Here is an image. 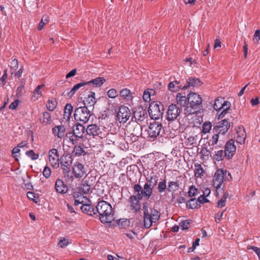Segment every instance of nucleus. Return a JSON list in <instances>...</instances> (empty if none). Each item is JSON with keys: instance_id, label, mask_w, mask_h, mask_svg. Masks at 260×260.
I'll return each instance as SVG.
<instances>
[{"instance_id": "864d4df0", "label": "nucleus", "mask_w": 260, "mask_h": 260, "mask_svg": "<svg viewBox=\"0 0 260 260\" xmlns=\"http://www.w3.org/2000/svg\"><path fill=\"white\" fill-rule=\"evenodd\" d=\"M7 70H5L4 74L1 78H0V86H3L6 83V79L7 78Z\"/></svg>"}, {"instance_id": "e2e57ef3", "label": "nucleus", "mask_w": 260, "mask_h": 260, "mask_svg": "<svg viewBox=\"0 0 260 260\" xmlns=\"http://www.w3.org/2000/svg\"><path fill=\"white\" fill-rule=\"evenodd\" d=\"M68 244V241L67 239L65 238L61 239L59 240L58 242V245L61 248H63L66 246H67Z\"/></svg>"}, {"instance_id": "69168bd1", "label": "nucleus", "mask_w": 260, "mask_h": 260, "mask_svg": "<svg viewBox=\"0 0 260 260\" xmlns=\"http://www.w3.org/2000/svg\"><path fill=\"white\" fill-rule=\"evenodd\" d=\"M18 68V60L16 59H14L11 62V69L16 71Z\"/></svg>"}, {"instance_id": "7ed1b4c3", "label": "nucleus", "mask_w": 260, "mask_h": 260, "mask_svg": "<svg viewBox=\"0 0 260 260\" xmlns=\"http://www.w3.org/2000/svg\"><path fill=\"white\" fill-rule=\"evenodd\" d=\"M143 210L144 211V226L148 229L151 227L153 222L155 223L158 220L160 215L156 209L149 208L147 201L143 203Z\"/></svg>"}, {"instance_id": "a211bd4d", "label": "nucleus", "mask_w": 260, "mask_h": 260, "mask_svg": "<svg viewBox=\"0 0 260 260\" xmlns=\"http://www.w3.org/2000/svg\"><path fill=\"white\" fill-rule=\"evenodd\" d=\"M224 149V151L227 154V158L228 159H230L233 157L236 150L234 140L233 139L229 140L226 142Z\"/></svg>"}, {"instance_id": "5701e85b", "label": "nucleus", "mask_w": 260, "mask_h": 260, "mask_svg": "<svg viewBox=\"0 0 260 260\" xmlns=\"http://www.w3.org/2000/svg\"><path fill=\"white\" fill-rule=\"evenodd\" d=\"M66 127L63 125H57L52 128L53 134L58 138H62L64 136Z\"/></svg>"}, {"instance_id": "b1692460", "label": "nucleus", "mask_w": 260, "mask_h": 260, "mask_svg": "<svg viewBox=\"0 0 260 260\" xmlns=\"http://www.w3.org/2000/svg\"><path fill=\"white\" fill-rule=\"evenodd\" d=\"M91 186V183L89 182V180H83L78 190L83 194H87L89 193Z\"/></svg>"}, {"instance_id": "7c9ffc66", "label": "nucleus", "mask_w": 260, "mask_h": 260, "mask_svg": "<svg viewBox=\"0 0 260 260\" xmlns=\"http://www.w3.org/2000/svg\"><path fill=\"white\" fill-rule=\"evenodd\" d=\"M106 81L104 77H98L89 81L86 82L87 85L92 84L95 87H101Z\"/></svg>"}, {"instance_id": "6ab92c4d", "label": "nucleus", "mask_w": 260, "mask_h": 260, "mask_svg": "<svg viewBox=\"0 0 260 260\" xmlns=\"http://www.w3.org/2000/svg\"><path fill=\"white\" fill-rule=\"evenodd\" d=\"M80 209L85 214L88 215L93 216L94 217H98V214L96 212L95 208H94L90 203H86L80 207Z\"/></svg>"}, {"instance_id": "49530a36", "label": "nucleus", "mask_w": 260, "mask_h": 260, "mask_svg": "<svg viewBox=\"0 0 260 260\" xmlns=\"http://www.w3.org/2000/svg\"><path fill=\"white\" fill-rule=\"evenodd\" d=\"M219 138V134H214L209 140L208 143L209 146H214L217 143Z\"/></svg>"}, {"instance_id": "bf43d9fd", "label": "nucleus", "mask_w": 260, "mask_h": 260, "mask_svg": "<svg viewBox=\"0 0 260 260\" xmlns=\"http://www.w3.org/2000/svg\"><path fill=\"white\" fill-rule=\"evenodd\" d=\"M260 40V30H256L254 34L253 41L254 43H258Z\"/></svg>"}, {"instance_id": "6e6552de", "label": "nucleus", "mask_w": 260, "mask_h": 260, "mask_svg": "<svg viewBox=\"0 0 260 260\" xmlns=\"http://www.w3.org/2000/svg\"><path fill=\"white\" fill-rule=\"evenodd\" d=\"M148 112L151 118L158 119L163 115L164 106L160 103L152 102L149 105Z\"/></svg>"}, {"instance_id": "9d476101", "label": "nucleus", "mask_w": 260, "mask_h": 260, "mask_svg": "<svg viewBox=\"0 0 260 260\" xmlns=\"http://www.w3.org/2000/svg\"><path fill=\"white\" fill-rule=\"evenodd\" d=\"M148 114L146 110L141 106L138 107L136 108L133 113V116L135 119V121L139 125V127H141V124L145 122Z\"/></svg>"}, {"instance_id": "a19ab883", "label": "nucleus", "mask_w": 260, "mask_h": 260, "mask_svg": "<svg viewBox=\"0 0 260 260\" xmlns=\"http://www.w3.org/2000/svg\"><path fill=\"white\" fill-rule=\"evenodd\" d=\"M155 92L154 90L152 89L145 90L144 92L143 99L145 102H150L151 100L150 96Z\"/></svg>"}, {"instance_id": "aec40b11", "label": "nucleus", "mask_w": 260, "mask_h": 260, "mask_svg": "<svg viewBox=\"0 0 260 260\" xmlns=\"http://www.w3.org/2000/svg\"><path fill=\"white\" fill-rule=\"evenodd\" d=\"M203 84L200 79L196 77H190L186 80V84L182 86V89L185 90L188 87H199Z\"/></svg>"}, {"instance_id": "f8f14e48", "label": "nucleus", "mask_w": 260, "mask_h": 260, "mask_svg": "<svg viewBox=\"0 0 260 260\" xmlns=\"http://www.w3.org/2000/svg\"><path fill=\"white\" fill-rule=\"evenodd\" d=\"M181 112L177 105L172 104L168 108L167 111L166 119L169 121H173L179 116Z\"/></svg>"}, {"instance_id": "0eeeda50", "label": "nucleus", "mask_w": 260, "mask_h": 260, "mask_svg": "<svg viewBox=\"0 0 260 260\" xmlns=\"http://www.w3.org/2000/svg\"><path fill=\"white\" fill-rule=\"evenodd\" d=\"M146 131L147 133V137L150 141H153L155 138L160 135L161 132H164L162 124L158 122L151 123Z\"/></svg>"}, {"instance_id": "412c9836", "label": "nucleus", "mask_w": 260, "mask_h": 260, "mask_svg": "<svg viewBox=\"0 0 260 260\" xmlns=\"http://www.w3.org/2000/svg\"><path fill=\"white\" fill-rule=\"evenodd\" d=\"M86 131L87 134L90 136L101 137L102 131L96 124H92L89 125Z\"/></svg>"}, {"instance_id": "cd10ccee", "label": "nucleus", "mask_w": 260, "mask_h": 260, "mask_svg": "<svg viewBox=\"0 0 260 260\" xmlns=\"http://www.w3.org/2000/svg\"><path fill=\"white\" fill-rule=\"evenodd\" d=\"M73 110V107L71 104L68 103L66 105L64 109L63 119L66 121H69Z\"/></svg>"}, {"instance_id": "ddd939ff", "label": "nucleus", "mask_w": 260, "mask_h": 260, "mask_svg": "<svg viewBox=\"0 0 260 260\" xmlns=\"http://www.w3.org/2000/svg\"><path fill=\"white\" fill-rule=\"evenodd\" d=\"M131 116V112L129 108L125 106L119 107L117 113V120L120 123H125Z\"/></svg>"}, {"instance_id": "423d86ee", "label": "nucleus", "mask_w": 260, "mask_h": 260, "mask_svg": "<svg viewBox=\"0 0 260 260\" xmlns=\"http://www.w3.org/2000/svg\"><path fill=\"white\" fill-rule=\"evenodd\" d=\"M90 116V112L85 106L78 107L75 110L74 116L76 121L84 124L89 120Z\"/></svg>"}, {"instance_id": "2f4dec72", "label": "nucleus", "mask_w": 260, "mask_h": 260, "mask_svg": "<svg viewBox=\"0 0 260 260\" xmlns=\"http://www.w3.org/2000/svg\"><path fill=\"white\" fill-rule=\"evenodd\" d=\"M86 152L80 145H75V146L73 148V154L76 156H80L82 155H85L86 154Z\"/></svg>"}, {"instance_id": "72a5a7b5", "label": "nucleus", "mask_w": 260, "mask_h": 260, "mask_svg": "<svg viewBox=\"0 0 260 260\" xmlns=\"http://www.w3.org/2000/svg\"><path fill=\"white\" fill-rule=\"evenodd\" d=\"M176 100L177 104L181 107H185L188 101L187 97H186L185 95H182L180 93H177Z\"/></svg>"}, {"instance_id": "a18cd8bd", "label": "nucleus", "mask_w": 260, "mask_h": 260, "mask_svg": "<svg viewBox=\"0 0 260 260\" xmlns=\"http://www.w3.org/2000/svg\"><path fill=\"white\" fill-rule=\"evenodd\" d=\"M158 191L159 193H162L167 189L166 181L165 179L160 181L158 184L157 186Z\"/></svg>"}, {"instance_id": "4d7b16f0", "label": "nucleus", "mask_w": 260, "mask_h": 260, "mask_svg": "<svg viewBox=\"0 0 260 260\" xmlns=\"http://www.w3.org/2000/svg\"><path fill=\"white\" fill-rule=\"evenodd\" d=\"M226 200V197L225 196V194H224L223 197L221 198V199L218 202V207L222 208L225 205V202Z\"/></svg>"}, {"instance_id": "37998d69", "label": "nucleus", "mask_w": 260, "mask_h": 260, "mask_svg": "<svg viewBox=\"0 0 260 260\" xmlns=\"http://www.w3.org/2000/svg\"><path fill=\"white\" fill-rule=\"evenodd\" d=\"M49 21V17L47 15H44L43 16L41 21L39 24V26H38V29L39 30H41L43 28L44 26L47 24Z\"/></svg>"}, {"instance_id": "e433bc0d", "label": "nucleus", "mask_w": 260, "mask_h": 260, "mask_svg": "<svg viewBox=\"0 0 260 260\" xmlns=\"http://www.w3.org/2000/svg\"><path fill=\"white\" fill-rule=\"evenodd\" d=\"M225 157H227V154L225 151L222 150L216 151L213 155V158L217 161L223 160Z\"/></svg>"}, {"instance_id": "de8ad7c7", "label": "nucleus", "mask_w": 260, "mask_h": 260, "mask_svg": "<svg viewBox=\"0 0 260 260\" xmlns=\"http://www.w3.org/2000/svg\"><path fill=\"white\" fill-rule=\"evenodd\" d=\"M26 155L30 157L32 160H36L39 158V154H36L32 150L27 151L25 152Z\"/></svg>"}, {"instance_id": "2eb2a0df", "label": "nucleus", "mask_w": 260, "mask_h": 260, "mask_svg": "<svg viewBox=\"0 0 260 260\" xmlns=\"http://www.w3.org/2000/svg\"><path fill=\"white\" fill-rule=\"evenodd\" d=\"M49 161L51 166L54 169H57L59 167L60 157L56 149L53 148L48 152Z\"/></svg>"}, {"instance_id": "473e14b6", "label": "nucleus", "mask_w": 260, "mask_h": 260, "mask_svg": "<svg viewBox=\"0 0 260 260\" xmlns=\"http://www.w3.org/2000/svg\"><path fill=\"white\" fill-rule=\"evenodd\" d=\"M237 142L242 144L244 143L246 138V133L245 130L243 128H239V130L237 132Z\"/></svg>"}, {"instance_id": "0e129e2a", "label": "nucleus", "mask_w": 260, "mask_h": 260, "mask_svg": "<svg viewBox=\"0 0 260 260\" xmlns=\"http://www.w3.org/2000/svg\"><path fill=\"white\" fill-rule=\"evenodd\" d=\"M44 86H45L44 84L39 85L37 86L34 91V93L37 94L41 96L42 95V91L41 90V89L42 87H44Z\"/></svg>"}, {"instance_id": "1a4fd4ad", "label": "nucleus", "mask_w": 260, "mask_h": 260, "mask_svg": "<svg viewBox=\"0 0 260 260\" xmlns=\"http://www.w3.org/2000/svg\"><path fill=\"white\" fill-rule=\"evenodd\" d=\"M226 173V171L222 169H218L215 172L213 177V184L216 190L219 188L223 189L224 185H223V183Z\"/></svg>"}, {"instance_id": "dca6fc26", "label": "nucleus", "mask_w": 260, "mask_h": 260, "mask_svg": "<svg viewBox=\"0 0 260 260\" xmlns=\"http://www.w3.org/2000/svg\"><path fill=\"white\" fill-rule=\"evenodd\" d=\"M230 125V122L227 118L218 122L214 126V129L218 134L224 135L229 129Z\"/></svg>"}, {"instance_id": "39448f33", "label": "nucleus", "mask_w": 260, "mask_h": 260, "mask_svg": "<svg viewBox=\"0 0 260 260\" xmlns=\"http://www.w3.org/2000/svg\"><path fill=\"white\" fill-rule=\"evenodd\" d=\"M73 160V158L70 154L64 153L60 157L59 165L67 181H73V176L71 169Z\"/></svg>"}, {"instance_id": "c03bdc74", "label": "nucleus", "mask_w": 260, "mask_h": 260, "mask_svg": "<svg viewBox=\"0 0 260 260\" xmlns=\"http://www.w3.org/2000/svg\"><path fill=\"white\" fill-rule=\"evenodd\" d=\"M191 222L190 220H183L179 223V226L182 230H188L190 227Z\"/></svg>"}, {"instance_id": "4c0bfd02", "label": "nucleus", "mask_w": 260, "mask_h": 260, "mask_svg": "<svg viewBox=\"0 0 260 260\" xmlns=\"http://www.w3.org/2000/svg\"><path fill=\"white\" fill-rule=\"evenodd\" d=\"M40 120L42 123L46 124L50 123L51 122L50 114L48 112H43L42 116L40 117Z\"/></svg>"}, {"instance_id": "603ef678", "label": "nucleus", "mask_w": 260, "mask_h": 260, "mask_svg": "<svg viewBox=\"0 0 260 260\" xmlns=\"http://www.w3.org/2000/svg\"><path fill=\"white\" fill-rule=\"evenodd\" d=\"M197 189L194 187V186L192 185L189 187V191L188 192V194L189 197H193L197 195Z\"/></svg>"}, {"instance_id": "a878e982", "label": "nucleus", "mask_w": 260, "mask_h": 260, "mask_svg": "<svg viewBox=\"0 0 260 260\" xmlns=\"http://www.w3.org/2000/svg\"><path fill=\"white\" fill-rule=\"evenodd\" d=\"M120 96L127 101H131L133 96L132 92L127 88H123L119 92Z\"/></svg>"}, {"instance_id": "bb28decb", "label": "nucleus", "mask_w": 260, "mask_h": 260, "mask_svg": "<svg viewBox=\"0 0 260 260\" xmlns=\"http://www.w3.org/2000/svg\"><path fill=\"white\" fill-rule=\"evenodd\" d=\"M95 92L91 91L88 96L85 98L84 101V105H87L88 107H93L94 105L96 103L95 98Z\"/></svg>"}, {"instance_id": "f3484780", "label": "nucleus", "mask_w": 260, "mask_h": 260, "mask_svg": "<svg viewBox=\"0 0 260 260\" xmlns=\"http://www.w3.org/2000/svg\"><path fill=\"white\" fill-rule=\"evenodd\" d=\"M85 169L82 164L77 162L72 167V175L73 176V180L75 178L80 179L85 174Z\"/></svg>"}, {"instance_id": "4be33fe9", "label": "nucleus", "mask_w": 260, "mask_h": 260, "mask_svg": "<svg viewBox=\"0 0 260 260\" xmlns=\"http://www.w3.org/2000/svg\"><path fill=\"white\" fill-rule=\"evenodd\" d=\"M55 188L57 192L61 194H64L68 190V186L59 179H57L55 182Z\"/></svg>"}, {"instance_id": "338daca9", "label": "nucleus", "mask_w": 260, "mask_h": 260, "mask_svg": "<svg viewBox=\"0 0 260 260\" xmlns=\"http://www.w3.org/2000/svg\"><path fill=\"white\" fill-rule=\"evenodd\" d=\"M19 100H16L13 102H12L10 105H9V108L10 109H16L18 105Z\"/></svg>"}, {"instance_id": "8fccbe9b", "label": "nucleus", "mask_w": 260, "mask_h": 260, "mask_svg": "<svg viewBox=\"0 0 260 260\" xmlns=\"http://www.w3.org/2000/svg\"><path fill=\"white\" fill-rule=\"evenodd\" d=\"M200 153L203 156V157H206L208 158L211 155L210 151L206 147H203Z\"/></svg>"}, {"instance_id": "c9c22d12", "label": "nucleus", "mask_w": 260, "mask_h": 260, "mask_svg": "<svg viewBox=\"0 0 260 260\" xmlns=\"http://www.w3.org/2000/svg\"><path fill=\"white\" fill-rule=\"evenodd\" d=\"M67 138H69L70 141L72 143L73 145H78V141L79 139L81 138H78L76 136V135L73 132H69L66 134Z\"/></svg>"}, {"instance_id": "13d9d810", "label": "nucleus", "mask_w": 260, "mask_h": 260, "mask_svg": "<svg viewBox=\"0 0 260 260\" xmlns=\"http://www.w3.org/2000/svg\"><path fill=\"white\" fill-rule=\"evenodd\" d=\"M198 203L200 204H204L206 203H209L210 201L209 200L206 199L205 197V194L201 195L198 199Z\"/></svg>"}, {"instance_id": "f704fd0d", "label": "nucleus", "mask_w": 260, "mask_h": 260, "mask_svg": "<svg viewBox=\"0 0 260 260\" xmlns=\"http://www.w3.org/2000/svg\"><path fill=\"white\" fill-rule=\"evenodd\" d=\"M180 187L178 181H170L168 183L167 190L169 192H174L178 190Z\"/></svg>"}, {"instance_id": "052dcab7", "label": "nucleus", "mask_w": 260, "mask_h": 260, "mask_svg": "<svg viewBox=\"0 0 260 260\" xmlns=\"http://www.w3.org/2000/svg\"><path fill=\"white\" fill-rule=\"evenodd\" d=\"M76 200H77L79 202H81L82 203V205L86 203H91V201L88 198L83 196L78 198Z\"/></svg>"}, {"instance_id": "3c124183", "label": "nucleus", "mask_w": 260, "mask_h": 260, "mask_svg": "<svg viewBox=\"0 0 260 260\" xmlns=\"http://www.w3.org/2000/svg\"><path fill=\"white\" fill-rule=\"evenodd\" d=\"M212 127L211 123L210 122H205L203 124L202 126V132L204 133H207L209 132Z\"/></svg>"}, {"instance_id": "393cba45", "label": "nucleus", "mask_w": 260, "mask_h": 260, "mask_svg": "<svg viewBox=\"0 0 260 260\" xmlns=\"http://www.w3.org/2000/svg\"><path fill=\"white\" fill-rule=\"evenodd\" d=\"M82 123H77L75 125L74 128L73 130V132L76 135V136L78 138H83V133L85 131V127L83 125Z\"/></svg>"}, {"instance_id": "f257e3e1", "label": "nucleus", "mask_w": 260, "mask_h": 260, "mask_svg": "<svg viewBox=\"0 0 260 260\" xmlns=\"http://www.w3.org/2000/svg\"><path fill=\"white\" fill-rule=\"evenodd\" d=\"M157 183L156 177L151 176L146 178V182L143 187L139 184H136L133 186L134 193L140 195L141 198L145 200H149L153 193V190Z\"/></svg>"}, {"instance_id": "58836bf2", "label": "nucleus", "mask_w": 260, "mask_h": 260, "mask_svg": "<svg viewBox=\"0 0 260 260\" xmlns=\"http://www.w3.org/2000/svg\"><path fill=\"white\" fill-rule=\"evenodd\" d=\"M57 105V102L56 99L49 100L46 104V107L50 111H53L55 109Z\"/></svg>"}, {"instance_id": "79ce46f5", "label": "nucleus", "mask_w": 260, "mask_h": 260, "mask_svg": "<svg viewBox=\"0 0 260 260\" xmlns=\"http://www.w3.org/2000/svg\"><path fill=\"white\" fill-rule=\"evenodd\" d=\"M198 205V201L195 198L190 199L188 202L186 203V207L189 209H194L197 208Z\"/></svg>"}, {"instance_id": "5fc2aeb1", "label": "nucleus", "mask_w": 260, "mask_h": 260, "mask_svg": "<svg viewBox=\"0 0 260 260\" xmlns=\"http://www.w3.org/2000/svg\"><path fill=\"white\" fill-rule=\"evenodd\" d=\"M248 249H251L253 250L257 255L259 260H260V248L254 246H247Z\"/></svg>"}, {"instance_id": "9b49d317", "label": "nucleus", "mask_w": 260, "mask_h": 260, "mask_svg": "<svg viewBox=\"0 0 260 260\" xmlns=\"http://www.w3.org/2000/svg\"><path fill=\"white\" fill-rule=\"evenodd\" d=\"M222 99H219L217 98L214 102L213 105L214 109L216 110H219L222 108L223 110L219 115V118H223L224 116L227 113V111L230 109L231 103L228 101H224L222 103Z\"/></svg>"}, {"instance_id": "c756f323", "label": "nucleus", "mask_w": 260, "mask_h": 260, "mask_svg": "<svg viewBox=\"0 0 260 260\" xmlns=\"http://www.w3.org/2000/svg\"><path fill=\"white\" fill-rule=\"evenodd\" d=\"M86 85H87V83H86L85 81H83V82H82L79 83L75 84L73 86V87L71 89V90L69 92H68V93H67L68 96L70 98H72L78 89H79L80 88H81Z\"/></svg>"}, {"instance_id": "ea45409f", "label": "nucleus", "mask_w": 260, "mask_h": 260, "mask_svg": "<svg viewBox=\"0 0 260 260\" xmlns=\"http://www.w3.org/2000/svg\"><path fill=\"white\" fill-rule=\"evenodd\" d=\"M195 167L196 168L194 171L195 176L197 177L201 178L203 176L205 173V171L204 170L203 168H202L201 165L195 164Z\"/></svg>"}, {"instance_id": "f03ea898", "label": "nucleus", "mask_w": 260, "mask_h": 260, "mask_svg": "<svg viewBox=\"0 0 260 260\" xmlns=\"http://www.w3.org/2000/svg\"><path fill=\"white\" fill-rule=\"evenodd\" d=\"M95 210L102 223H111L114 220L112 206L108 202L103 200L99 202Z\"/></svg>"}, {"instance_id": "c85d7f7f", "label": "nucleus", "mask_w": 260, "mask_h": 260, "mask_svg": "<svg viewBox=\"0 0 260 260\" xmlns=\"http://www.w3.org/2000/svg\"><path fill=\"white\" fill-rule=\"evenodd\" d=\"M168 89L172 92H177L182 89V86L179 81H175L171 82L168 84Z\"/></svg>"}, {"instance_id": "20e7f679", "label": "nucleus", "mask_w": 260, "mask_h": 260, "mask_svg": "<svg viewBox=\"0 0 260 260\" xmlns=\"http://www.w3.org/2000/svg\"><path fill=\"white\" fill-rule=\"evenodd\" d=\"M187 100L189 106L185 108L184 114L188 115L198 113L202 103V98L197 93L190 92L187 95Z\"/></svg>"}, {"instance_id": "09e8293b", "label": "nucleus", "mask_w": 260, "mask_h": 260, "mask_svg": "<svg viewBox=\"0 0 260 260\" xmlns=\"http://www.w3.org/2000/svg\"><path fill=\"white\" fill-rule=\"evenodd\" d=\"M107 95L110 98L114 99L118 95V93L115 89L112 88L108 91Z\"/></svg>"}, {"instance_id": "774afa93", "label": "nucleus", "mask_w": 260, "mask_h": 260, "mask_svg": "<svg viewBox=\"0 0 260 260\" xmlns=\"http://www.w3.org/2000/svg\"><path fill=\"white\" fill-rule=\"evenodd\" d=\"M223 214V211L222 213H217L215 215V222L219 223L221 221V218L222 217Z\"/></svg>"}, {"instance_id": "4468645a", "label": "nucleus", "mask_w": 260, "mask_h": 260, "mask_svg": "<svg viewBox=\"0 0 260 260\" xmlns=\"http://www.w3.org/2000/svg\"><path fill=\"white\" fill-rule=\"evenodd\" d=\"M143 198L140 195H138V194L131 196L128 199L130 209L135 213L140 211L141 209L140 201Z\"/></svg>"}, {"instance_id": "680f3d73", "label": "nucleus", "mask_w": 260, "mask_h": 260, "mask_svg": "<svg viewBox=\"0 0 260 260\" xmlns=\"http://www.w3.org/2000/svg\"><path fill=\"white\" fill-rule=\"evenodd\" d=\"M37 194L35 193L34 192H31V191H28L27 193V196L28 197V198L33 201H34L35 202L37 203V202L35 200V199L37 197Z\"/></svg>"}, {"instance_id": "6e6d98bb", "label": "nucleus", "mask_w": 260, "mask_h": 260, "mask_svg": "<svg viewBox=\"0 0 260 260\" xmlns=\"http://www.w3.org/2000/svg\"><path fill=\"white\" fill-rule=\"evenodd\" d=\"M51 169L48 167H45L43 172V174L46 178H48L51 175Z\"/></svg>"}]
</instances>
